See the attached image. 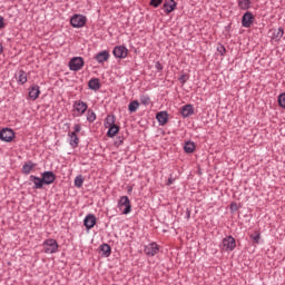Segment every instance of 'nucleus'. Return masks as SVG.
Masks as SVG:
<instances>
[{"instance_id":"1","label":"nucleus","mask_w":285,"mask_h":285,"mask_svg":"<svg viewBox=\"0 0 285 285\" xmlns=\"http://www.w3.org/2000/svg\"><path fill=\"white\" fill-rule=\"evenodd\" d=\"M43 253L52 255L59 250V243L55 238H48L42 243Z\"/></svg>"},{"instance_id":"2","label":"nucleus","mask_w":285,"mask_h":285,"mask_svg":"<svg viewBox=\"0 0 285 285\" xmlns=\"http://www.w3.org/2000/svg\"><path fill=\"white\" fill-rule=\"evenodd\" d=\"M118 208L121 210L122 215H130L132 210V205H130V198L128 196H121L118 200Z\"/></svg>"},{"instance_id":"3","label":"nucleus","mask_w":285,"mask_h":285,"mask_svg":"<svg viewBox=\"0 0 285 285\" xmlns=\"http://www.w3.org/2000/svg\"><path fill=\"white\" fill-rule=\"evenodd\" d=\"M88 23V18L83 14L76 13L70 19V24L72 28H83Z\"/></svg>"},{"instance_id":"4","label":"nucleus","mask_w":285,"mask_h":285,"mask_svg":"<svg viewBox=\"0 0 285 285\" xmlns=\"http://www.w3.org/2000/svg\"><path fill=\"white\" fill-rule=\"evenodd\" d=\"M85 61L81 57H73L69 61V69L73 72H79L85 66Z\"/></svg>"},{"instance_id":"5","label":"nucleus","mask_w":285,"mask_h":285,"mask_svg":"<svg viewBox=\"0 0 285 285\" xmlns=\"http://www.w3.org/2000/svg\"><path fill=\"white\" fill-rule=\"evenodd\" d=\"M42 184L43 186H50L51 184H55L57 180V175H55V171H43L41 174Z\"/></svg>"},{"instance_id":"6","label":"nucleus","mask_w":285,"mask_h":285,"mask_svg":"<svg viewBox=\"0 0 285 285\" xmlns=\"http://www.w3.org/2000/svg\"><path fill=\"white\" fill-rule=\"evenodd\" d=\"M160 246L157 243H149L144 247V253L147 257H155L159 253Z\"/></svg>"},{"instance_id":"7","label":"nucleus","mask_w":285,"mask_h":285,"mask_svg":"<svg viewBox=\"0 0 285 285\" xmlns=\"http://www.w3.org/2000/svg\"><path fill=\"white\" fill-rule=\"evenodd\" d=\"M73 110L78 112L77 117H81V115H85L88 110V104L83 102V100H76L73 102Z\"/></svg>"},{"instance_id":"8","label":"nucleus","mask_w":285,"mask_h":285,"mask_svg":"<svg viewBox=\"0 0 285 285\" xmlns=\"http://www.w3.org/2000/svg\"><path fill=\"white\" fill-rule=\"evenodd\" d=\"M0 139L1 141H6L7 144H10L14 139V130L11 128H3L0 131Z\"/></svg>"},{"instance_id":"9","label":"nucleus","mask_w":285,"mask_h":285,"mask_svg":"<svg viewBox=\"0 0 285 285\" xmlns=\"http://www.w3.org/2000/svg\"><path fill=\"white\" fill-rule=\"evenodd\" d=\"M112 55L116 59H126V57H128V48H126V46H116L112 50Z\"/></svg>"},{"instance_id":"10","label":"nucleus","mask_w":285,"mask_h":285,"mask_svg":"<svg viewBox=\"0 0 285 285\" xmlns=\"http://www.w3.org/2000/svg\"><path fill=\"white\" fill-rule=\"evenodd\" d=\"M236 247L237 242L235 240V237L227 236L223 239V248H225V250H235Z\"/></svg>"},{"instance_id":"11","label":"nucleus","mask_w":285,"mask_h":285,"mask_svg":"<svg viewBox=\"0 0 285 285\" xmlns=\"http://www.w3.org/2000/svg\"><path fill=\"white\" fill-rule=\"evenodd\" d=\"M254 21H255V16H253V12L250 11L245 12L242 17L243 28H250Z\"/></svg>"},{"instance_id":"12","label":"nucleus","mask_w":285,"mask_h":285,"mask_svg":"<svg viewBox=\"0 0 285 285\" xmlns=\"http://www.w3.org/2000/svg\"><path fill=\"white\" fill-rule=\"evenodd\" d=\"M97 225V216L95 214H88L83 219V226L87 230H90L91 228H95Z\"/></svg>"},{"instance_id":"13","label":"nucleus","mask_w":285,"mask_h":285,"mask_svg":"<svg viewBox=\"0 0 285 285\" xmlns=\"http://www.w3.org/2000/svg\"><path fill=\"white\" fill-rule=\"evenodd\" d=\"M39 95H41V87L37 83L31 85L29 88V99H31V101H37Z\"/></svg>"},{"instance_id":"14","label":"nucleus","mask_w":285,"mask_h":285,"mask_svg":"<svg viewBox=\"0 0 285 285\" xmlns=\"http://www.w3.org/2000/svg\"><path fill=\"white\" fill-rule=\"evenodd\" d=\"M29 181L33 184V190H41L43 188V179L39 178V176H29Z\"/></svg>"},{"instance_id":"15","label":"nucleus","mask_w":285,"mask_h":285,"mask_svg":"<svg viewBox=\"0 0 285 285\" xmlns=\"http://www.w3.org/2000/svg\"><path fill=\"white\" fill-rule=\"evenodd\" d=\"M94 59L98 62V63H106V61H108V59H110V52H108V50H102L100 52H98Z\"/></svg>"},{"instance_id":"16","label":"nucleus","mask_w":285,"mask_h":285,"mask_svg":"<svg viewBox=\"0 0 285 285\" xmlns=\"http://www.w3.org/2000/svg\"><path fill=\"white\" fill-rule=\"evenodd\" d=\"M16 80L19 86H23V83L28 82V73L23 69H20L18 73H16Z\"/></svg>"},{"instance_id":"17","label":"nucleus","mask_w":285,"mask_h":285,"mask_svg":"<svg viewBox=\"0 0 285 285\" xmlns=\"http://www.w3.org/2000/svg\"><path fill=\"white\" fill-rule=\"evenodd\" d=\"M180 114L184 118L193 117V115H195V108L190 104L185 105L183 106Z\"/></svg>"},{"instance_id":"18","label":"nucleus","mask_w":285,"mask_h":285,"mask_svg":"<svg viewBox=\"0 0 285 285\" xmlns=\"http://www.w3.org/2000/svg\"><path fill=\"white\" fill-rule=\"evenodd\" d=\"M35 168H37V164H35L32 160H28L22 166V175H30Z\"/></svg>"},{"instance_id":"19","label":"nucleus","mask_w":285,"mask_h":285,"mask_svg":"<svg viewBox=\"0 0 285 285\" xmlns=\"http://www.w3.org/2000/svg\"><path fill=\"white\" fill-rule=\"evenodd\" d=\"M156 119L159 126H166V124H168V111H159L156 115Z\"/></svg>"},{"instance_id":"20","label":"nucleus","mask_w":285,"mask_h":285,"mask_svg":"<svg viewBox=\"0 0 285 285\" xmlns=\"http://www.w3.org/2000/svg\"><path fill=\"white\" fill-rule=\"evenodd\" d=\"M163 8L167 14H170V12H174V10L177 9V2L175 0H169L164 3Z\"/></svg>"},{"instance_id":"21","label":"nucleus","mask_w":285,"mask_h":285,"mask_svg":"<svg viewBox=\"0 0 285 285\" xmlns=\"http://www.w3.org/2000/svg\"><path fill=\"white\" fill-rule=\"evenodd\" d=\"M88 88L89 90H94L95 92H97V90L101 88V82L99 81V78H91L88 81Z\"/></svg>"},{"instance_id":"22","label":"nucleus","mask_w":285,"mask_h":285,"mask_svg":"<svg viewBox=\"0 0 285 285\" xmlns=\"http://www.w3.org/2000/svg\"><path fill=\"white\" fill-rule=\"evenodd\" d=\"M68 137H69V146H71V148H78L79 147V136H77V134H75V132H68Z\"/></svg>"},{"instance_id":"23","label":"nucleus","mask_w":285,"mask_h":285,"mask_svg":"<svg viewBox=\"0 0 285 285\" xmlns=\"http://www.w3.org/2000/svg\"><path fill=\"white\" fill-rule=\"evenodd\" d=\"M99 249L101 250L104 257H108L109 255L112 254V248L110 247V245L104 243L99 246Z\"/></svg>"},{"instance_id":"24","label":"nucleus","mask_w":285,"mask_h":285,"mask_svg":"<svg viewBox=\"0 0 285 285\" xmlns=\"http://www.w3.org/2000/svg\"><path fill=\"white\" fill-rule=\"evenodd\" d=\"M282 37H284V28L279 27L277 30H274L272 39L274 41H282Z\"/></svg>"},{"instance_id":"25","label":"nucleus","mask_w":285,"mask_h":285,"mask_svg":"<svg viewBox=\"0 0 285 285\" xmlns=\"http://www.w3.org/2000/svg\"><path fill=\"white\" fill-rule=\"evenodd\" d=\"M107 128H108L107 137L112 138L117 136L120 127L119 125H112L111 127H107Z\"/></svg>"},{"instance_id":"26","label":"nucleus","mask_w":285,"mask_h":285,"mask_svg":"<svg viewBox=\"0 0 285 285\" xmlns=\"http://www.w3.org/2000/svg\"><path fill=\"white\" fill-rule=\"evenodd\" d=\"M253 2L250 0H238L239 10H250Z\"/></svg>"},{"instance_id":"27","label":"nucleus","mask_w":285,"mask_h":285,"mask_svg":"<svg viewBox=\"0 0 285 285\" xmlns=\"http://www.w3.org/2000/svg\"><path fill=\"white\" fill-rule=\"evenodd\" d=\"M115 121H117V118L115 115H108L105 119V128H110L111 126H116Z\"/></svg>"},{"instance_id":"28","label":"nucleus","mask_w":285,"mask_h":285,"mask_svg":"<svg viewBox=\"0 0 285 285\" xmlns=\"http://www.w3.org/2000/svg\"><path fill=\"white\" fill-rule=\"evenodd\" d=\"M195 148H196L195 144L190 140L186 141L184 145V150L185 153H187V155L195 153Z\"/></svg>"},{"instance_id":"29","label":"nucleus","mask_w":285,"mask_h":285,"mask_svg":"<svg viewBox=\"0 0 285 285\" xmlns=\"http://www.w3.org/2000/svg\"><path fill=\"white\" fill-rule=\"evenodd\" d=\"M96 120H97V114H95V111L92 109H88L87 110V121H89V124H95Z\"/></svg>"},{"instance_id":"30","label":"nucleus","mask_w":285,"mask_h":285,"mask_svg":"<svg viewBox=\"0 0 285 285\" xmlns=\"http://www.w3.org/2000/svg\"><path fill=\"white\" fill-rule=\"evenodd\" d=\"M138 109H139V100H132V101L128 105V110H129V112H137Z\"/></svg>"},{"instance_id":"31","label":"nucleus","mask_w":285,"mask_h":285,"mask_svg":"<svg viewBox=\"0 0 285 285\" xmlns=\"http://www.w3.org/2000/svg\"><path fill=\"white\" fill-rule=\"evenodd\" d=\"M75 186H76V188H81L83 186V176L82 175H78L75 178Z\"/></svg>"},{"instance_id":"32","label":"nucleus","mask_w":285,"mask_h":285,"mask_svg":"<svg viewBox=\"0 0 285 285\" xmlns=\"http://www.w3.org/2000/svg\"><path fill=\"white\" fill-rule=\"evenodd\" d=\"M140 104H142V106H150V96L141 95L140 96Z\"/></svg>"},{"instance_id":"33","label":"nucleus","mask_w":285,"mask_h":285,"mask_svg":"<svg viewBox=\"0 0 285 285\" xmlns=\"http://www.w3.org/2000/svg\"><path fill=\"white\" fill-rule=\"evenodd\" d=\"M125 139L126 138L124 136H118L114 142V146H116V148H119V146H124Z\"/></svg>"},{"instance_id":"34","label":"nucleus","mask_w":285,"mask_h":285,"mask_svg":"<svg viewBox=\"0 0 285 285\" xmlns=\"http://www.w3.org/2000/svg\"><path fill=\"white\" fill-rule=\"evenodd\" d=\"M249 237H250V239L253 240L254 244H259V242L262 239V234H259V233H256V235L252 234Z\"/></svg>"},{"instance_id":"35","label":"nucleus","mask_w":285,"mask_h":285,"mask_svg":"<svg viewBox=\"0 0 285 285\" xmlns=\"http://www.w3.org/2000/svg\"><path fill=\"white\" fill-rule=\"evenodd\" d=\"M278 106L285 109V92L278 96Z\"/></svg>"},{"instance_id":"36","label":"nucleus","mask_w":285,"mask_h":285,"mask_svg":"<svg viewBox=\"0 0 285 285\" xmlns=\"http://www.w3.org/2000/svg\"><path fill=\"white\" fill-rule=\"evenodd\" d=\"M217 52L220 53V57H224L226 55V47L222 43L217 46Z\"/></svg>"},{"instance_id":"37","label":"nucleus","mask_w":285,"mask_h":285,"mask_svg":"<svg viewBox=\"0 0 285 285\" xmlns=\"http://www.w3.org/2000/svg\"><path fill=\"white\" fill-rule=\"evenodd\" d=\"M161 3H164V0H150V2H149V4L153 8H159Z\"/></svg>"},{"instance_id":"38","label":"nucleus","mask_w":285,"mask_h":285,"mask_svg":"<svg viewBox=\"0 0 285 285\" xmlns=\"http://www.w3.org/2000/svg\"><path fill=\"white\" fill-rule=\"evenodd\" d=\"M229 209H230V213H237V210H239V206L237 205L236 202H233V203L230 204Z\"/></svg>"},{"instance_id":"39","label":"nucleus","mask_w":285,"mask_h":285,"mask_svg":"<svg viewBox=\"0 0 285 285\" xmlns=\"http://www.w3.org/2000/svg\"><path fill=\"white\" fill-rule=\"evenodd\" d=\"M178 81H180L181 86L188 81V76L186 73H183L179 78Z\"/></svg>"},{"instance_id":"40","label":"nucleus","mask_w":285,"mask_h":285,"mask_svg":"<svg viewBox=\"0 0 285 285\" xmlns=\"http://www.w3.org/2000/svg\"><path fill=\"white\" fill-rule=\"evenodd\" d=\"M71 132H75V135H77L78 132H81V124H76L73 126V131Z\"/></svg>"},{"instance_id":"41","label":"nucleus","mask_w":285,"mask_h":285,"mask_svg":"<svg viewBox=\"0 0 285 285\" xmlns=\"http://www.w3.org/2000/svg\"><path fill=\"white\" fill-rule=\"evenodd\" d=\"M155 68L157 69L158 72H161V70H164V65H161V62L157 61L155 65Z\"/></svg>"},{"instance_id":"42","label":"nucleus","mask_w":285,"mask_h":285,"mask_svg":"<svg viewBox=\"0 0 285 285\" xmlns=\"http://www.w3.org/2000/svg\"><path fill=\"white\" fill-rule=\"evenodd\" d=\"M6 28V19H3L2 16H0V30H3Z\"/></svg>"},{"instance_id":"43","label":"nucleus","mask_w":285,"mask_h":285,"mask_svg":"<svg viewBox=\"0 0 285 285\" xmlns=\"http://www.w3.org/2000/svg\"><path fill=\"white\" fill-rule=\"evenodd\" d=\"M171 184H175V178H173V176L168 178L167 186H171Z\"/></svg>"},{"instance_id":"44","label":"nucleus","mask_w":285,"mask_h":285,"mask_svg":"<svg viewBox=\"0 0 285 285\" xmlns=\"http://www.w3.org/2000/svg\"><path fill=\"white\" fill-rule=\"evenodd\" d=\"M186 219H190V209L186 210Z\"/></svg>"},{"instance_id":"45","label":"nucleus","mask_w":285,"mask_h":285,"mask_svg":"<svg viewBox=\"0 0 285 285\" xmlns=\"http://www.w3.org/2000/svg\"><path fill=\"white\" fill-rule=\"evenodd\" d=\"M0 55H3V45L0 43Z\"/></svg>"},{"instance_id":"46","label":"nucleus","mask_w":285,"mask_h":285,"mask_svg":"<svg viewBox=\"0 0 285 285\" xmlns=\"http://www.w3.org/2000/svg\"><path fill=\"white\" fill-rule=\"evenodd\" d=\"M128 193H132V187H130V188L128 189Z\"/></svg>"},{"instance_id":"47","label":"nucleus","mask_w":285,"mask_h":285,"mask_svg":"<svg viewBox=\"0 0 285 285\" xmlns=\"http://www.w3.org/2000/svg\"><path fill=\"white\" fill-rule=\"evenodd\" d=\"M66 126H68V128H70V124H66Z\"/></svg>"}]
</instances>
